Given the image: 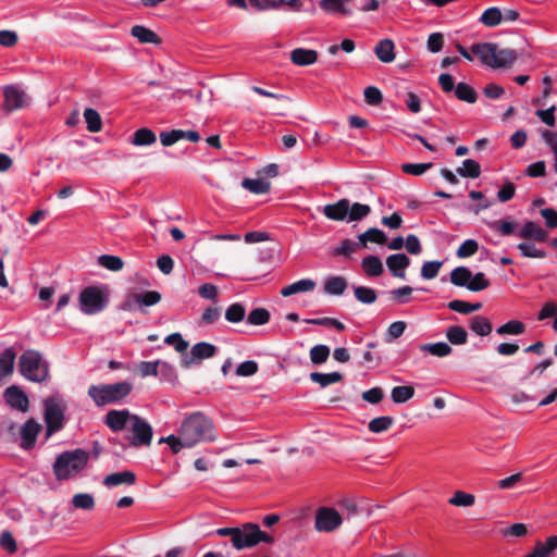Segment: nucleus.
Here are the masks:
<instances>
[{
  "instance_id": "1",
  "label": "nucleus",
  "mask_w": 557,
  "mask_h": 557,
  "mask_svg": "<svg viewBox=\"0 0 557 557\" xmlns=\"http://www.w3.org/2000/svg\"><path fill=\"white\" fill-rule=\"evenodd\" d=\"M214 426L212 421L202 412H193L181 423L177 435L162 437L160 443H166L174 454L183 448H190L200 442L213 441Z\"/></svg>"
},
{
  "instance_id": "2",
  "label": "nucleus",
  "mask_w": 557,
  "mask_h": 557,
  "mask_svg": "<svg viewBox=\"0 0 557 557\" xmlns=\"http://www.w3.org/2000/svg\"><path fill=\"white\" fill-rule=\"evenodd\" d=\"M133 391V384L128 381H121L110 384H97L88 387V396L97 407L119 404L124 400Z\"/></svg>"
},
{
  "instance_id": "3",
  "label": "nucleus",
  "mask_w": 557,
  "mask_h": 557,
  "mask_svg": "<svg viewBox=\"0 0 557 557\" xmlns=\"http://www.w3.org/2000/svg\"><path fill=\"white\" fill-rule=\"evenodd\" d=\"M88 455L82 449L62 453L53 465L55 478L60 481L76 476L87 465Z\"/></svg>"
},
{
  "instance_id": "4",
  "label": "nucleus",
  "mask_w": 557,
  "mask_h": 557,
  "mask_svg": "<svg viewBox=\"0 0 557 557\" xmlns=\"http://www.w3.org/2000/svg\"><path fill=\"white\" fill-rule=\"evenodd\" d=\"M275 536L262 531L257 523L246 522L236 527V535L233 536V547L237 550L252 548L260 543L272 544Z\"/></svg>"
},
{
  "instance_id": "5",
  "label": "nucleus",
  "mask_w": 557,
  "mask_h": 557,
  "mask_svg": "<svg viewBox=\"0 0 557 557\" xmlns=\"http://www.w3.org/2000/svg\"><path fill=\"white\" fill-rule=\"evenodd\" d=\"M18 369L22 375L32 382H44L49 374L48 363L36 350H26L21 355Z\"/></svg>"
},
{
  "instance_id": "6",
  "label": "nucleus",
  "mask_w": 557,
  "mask_h": 557,
  "mask_svg": "<svg viewBox=\"0 0 557 557\" xmlns=\"http://www.w3.org/2000/svg\"><path fill=\"white\" fill-rule=\"evenodd\" d=\"M79 308L85 314H96L102 311L107 304L108 298L100 287L88 286L79 293Z\"/></svg>"
},
{
  "instance_id": "7",
  "label": "nucleus",
  "mask_w": 557,
  "mask_h": 557,
  "mask_svg": "<svg viewBox=\"0 0 557 557\" xmlns=\"http://www.w3.org/2000/svg\"><path fill=\"white\" fill-rule=\"evenodd\" d=\"M132 436L128 437V443L133 447L149 446L152 441V428L141 417L135 414L129 425Z\"/></svg>"
},
{
  "instance_id": "8",
  "label": "nucleus",
  "mask_w": 557,
  "mask_h": 557,
  "mask_svg": "<svg viewBox=\"0 0 557 557\" xmlns=\"http://www.w3.org/2000/svg\"><path fill=\"white\" fill-rule=\"evenodd\" d=\"M343 518L341 513L332 507H320L315 511L314 528L319 532H333L341 527Z\"/></svg>"
},
{
  "instance_id": "9",
  "label": "nucleus",
  "mask_w": 557,
  "mask_h": 557,
  "mask_svg": "<svg viewBox=\"0 0 557 557\" xmlns=\"http://www.w3.org/2000/svg\"><path fill=\"white\" fill-rule=\"evenodd\" d=\"M64 412L60 403L54 398L45 401V422L47 424V435L59 431L63 426Z\"/></svg>"
},
{
  "instance_id": "10",
  "label": "nucleus",
  "mask_w": 557,
  "mask_h": 557,
  "mask_svg": "<svg viewBox=\"0 0 557 557\" xmlns=\"http://www.w3.org/2000/svg\"><path fill=\"white\" fill-rule=\"evenodd\" d=\"M4 108L8 111L23 109L29 103V97L17 86H7L3 90Z\"/></svg>"
},
{
  "instance_id": "11",
  "label": "nucleus",
  "mask_w": 557,
  "mask_h": 557,
  "mask_svg": "<svg viewBox=\"0 0 557 557\" xmlns=\"http://www.w3.org/2000/svg\"><path fill=\"white\" fill-rule=\"evenodd\" d=\"M215 352L216 347L214 345L206 342H200L193 346L190 350V356L184 357L182 363L185 368H188L202 359L213 357Z\"/></svg>"
},
{
  "instance_id": "12",
  "label": "nucleus",
  "mask_w": 557,
  "mask_h": 557,
  "mask_svg": "<svg viewBox=\"0 0 557 557\" xmlns=\"http://www.w3.org/2000/svg\"><path fill=\"white\" fill-rule=\"evenodd\" d=\"M134 416L127 409L110 410L106 414L104 422L113 432H119L129 428Z\"/></svg>"
},
{
  "instance_id": "13",
  "label": "nucleus",
  "mask_w": 557,
  "mask_h": 557,
  "mask_svg": "<svg viewBox=\"0 0 557 557\" xmlns=\"http://www.w3.org/2000/svg\"><path fill=\"white\" fill-rule=\"evenodd\" d=\"M41 430V425L34 419L27 420L20 429L21 447L23 449H30L36 444L37 435Z\"/></svg>"
},
{
  "instance_id": "14",
  "label": "nucleus",
  "mask_w": 557,
  "mask_h": 557,
  "mask_svg": "<svg viewBox=\"0 0 557 557\" xmlns=\"http://www.w3.org/2000/svg\"><path fill=\"white\" fill-rule=\"evenodd\" d=\"M497 45L493 42H478L471 46V53L475 54L480 61L494 69Z\"/></svg>"
},
{
  "instance_id": "15",
  "label": "nucleus",
  "mask_w": 557,
  "mask_h": 557,
  "mask_svg": "<svg viewBox=\"0 0 557 557\" xmlns=\"http://www.w3.org/2000/svg\"><path fill=\"white\" fill-rule=\"evenodd\" d=\"M386 265L394 277L405 278L406 269L410 265V259L405 253H394L386 258Z\"/></svg>"
},
{
  "instance_id": "16",
  "label": "nucleus",
  "mask_w": 557,
  "mask_h": 557,
  "mask_svg": "<svg viewBox=\"0 0 557 557\" xmlns=\"http://www.w3.org/2000/svg\"><path fill=\"white\" fill-rule=\"evenodd\" d=\"M7 403L14 409L25 412L28 409L27 395L17 386H10L4 392Z\"/></svg>"
},
{
  "instance_id": "17",
  "label": "nucleus",
  "mask_w": 557,
  "mask_h": 557,
  "mask_svg": "<svg viewBox=\"0 0 557 557\" xmlns=\"http://www.w3.org/2000/svg\"><path fill=\"white\" fill-rule=\"evenodd\" d=\"M349 212V200L343 198L335 203L326 205L323 208L324 215L332 221H344Z\"/></svg>"
},
{
  "instance_id": "18",
  "label": "nucleus",
  "mask_w": 557,
  "mask_h": 557,
  "mask_svg": "<svg viewBox=\"0 0 557 557\" xmlns=\"http://www.w3.org/2000/svg\"><path fill=\"white\" fill-rule=\"evenodd\" d=\"M319 53L313 49L296 48L290 52V61L297 66H309L318 61Z\"/></svg>"
},
{
  "instance_id": "19",
  "label": "nucleus",
  "mask_w": 557,
  "mask_h": 557,
  "mask_svg": "<svg viewBox=\"0 0 557 557\" xmlns=\"http://www.w3.org/2000/svg\"><path fill=\"white\" fill-rule=\"evenodd\" d=\"M354 0H320V8L331 14L351 15L354 10L348 7Z\"/></svg>"
},
{
  "instance_id": "20",
  "label": "nucleus",
  "mask_w": 557,
  "mask_h": 557,
  "mask_svg": "<svg viewBox=\"0 0 557 557\" xmlns=\"http://www.w3.org/2000/svg\"><path fill=\"white\" fill-rule=\"evenodd\" d=\"M519 236L523 239H533L539 243H544L548 239V233L533 221H528L523 225Z\"/></svg>"
},
{
  "instance_id": "21",
  "label": "nucleus",
  "mask_w": 557,
  "mask_h": 557,
  "mask_svg": "<svg viewBox=\"0 0 557 557\" xmlns=\"http://www.w3.org/2000/svg\"><path fill=\"white\" fill-rule=\"evenodd\" d=\"M358 243L360 248H366L368 243L385 245L387 244V236L382 230L370 227L358 236Z\"/></svg>"
},
{
  "instance_id": "22",
  "label": "nucleus",
  "mask_w": 557,
  "mask_h": 557,
  "mask_svg": "<svg viewBox=\"0 0 557 557\" xmlns=\"http://www.w3.org/2000/svg\"><path fill=\"white\" fill-rule=\"evenodd\" d=\"M348 282L344 276L334 275L325 280L323 292L331 296H342L347 289Z\"/></svg>"
},
{
  "instance_id": "23",
  "label": "nucleus",
  "mask_w": 557,
  "mask_h": 557,
  "mask_svg": "<svg viewBox=\"0 0 557 557\" xmlns=\"http://www.w3.org/2000/svg\"><path fill=\"white\" fill-rule=\"evenodd\" d=\"M361 268L368 277H377L384 273V265L377 256L369 255L361 261Z\"/></svg>"
},
{
  "instance_id": "24",
  "label": "nucleus",
  "mask_w": 557,
  "mask_h": 557,
  "mask_svg": "<svg viewBox=\"0 0 557 557\" xmlns=\"http://www.w3.org/2000/svg\"><path fill=\"white\" fill-rule=\"evenodd\" d=\"M317 284L311 278H302L293 284H289L281 289V295L284 297H289L292 295L298 293H308L312 292L315 288Z\"/></svg>"
},
{
  "instance_id": "25",
  "label": "nucleus",
  "mask_w": 557,
  "mask_h": 557,
  "mask_svg": "<svg viewBox=\"0 0 557 557\" xmlns=\"http://www.w3.org/2000/svg\"><path fill=\"white\" fill-rule=\"evenodd\" d=\"M395 45L391 39H382L374 47V53L383 63H391L395 60Z\"/></svg>"
},
{
  "instance_id": "26",
  "label": "nucleus",
  "mask_w": 557,
  "mask_h": 557,
  "mask_svg": "<svg viewBox=\"0 0 557 557\" xmlns=\"http://www.w3.org/2000/svg\"><path fill=\"white\" fill-rule=\"evenodd\" d=\"M136 481L135 473L132 471H122V472H114L111 474H108L104 480L103 484L107 487H115L121 484H127L132 485Z\"/></svg>"
},
{
  "instance_id": "27",
  "label": "nucleus",
  "mask_w": 557,
  "mask_h": 557,
  "mask_svg": "<svg viewBox=\"0 0 557 557\" xmlns=\"http://www.w3.org/2000/svg\"><path fill=\"white\" fill-rule=\"evenodd\" d=\"M131 35L141 44L159 45L161 42L160 37L153 30L141 25L133 26L131 29Z\"/></svg>"
},
{
  "instance_id": "28",
  "label": "nucleus",
  "mask_w": 557,
  "mask_h": 557,
  "mask_svg": "<svg viewBox=\"0 0 557 557\" xmlns=\"http://www.w3.org/2000/svg\"><path fill=\"white\" fill-rule=\"evenodd\" d=\"M469 327L472 332L480 336L491 334L493 326L490 320L482 315H474L469 321Z\"/></svg>"
},
{
  "instance_id": "29",
  "label": "nucleus",
  "mask_w": 557,
  "mask_h": 557,
  "mask_svg": "<svg viewBox=\"0 0 557 557\" xmlns=\"http://www.w3.org/2000/svg\"><path fill=\"white\" fill-rule=\"evenodd\" d=\"M447 341L451 345H465L468 342V333L465 327L460 325H450L445 332Z\"/></svg>"
},
{
  "instance_id": "30",
  "label": "nucleus",
  "mask_w": 557,
  "mask_h": 557,
  "mask_svg": "<svg viewBox=\"0 0 557 557\" xmlns=\"http://www.w3.org/2000/svg\"><path fill=\"white\" fill-rule=\"evenodd\" d=\"M242 186L251 194L261 195L268 193L271 185L263 178H244Z\"/></svg>"
},
{
  "instance_id": "31",
  "label": "nucleus",
  "mask_w": 557,
  "mask_h": 557,
  "mask_svg": "<svg viewBox=\"0 0 557 557\" xmlns=\"http://www.w3.org/2000/svg\"><path fill=\"white\" fill-rule=\"evenodd\" d=\"M495 54L494 69L508 67L517 60V52L512 49L499 50L497 47Z\"/></svg>"
},
{
  "instance_id": "32",
  "label": "nucleus",
  "mask_w": 557,
  "mask_h": 557,
  "mask_svg": "<svg viewBox=\"0 0 557 557\" xmlns=\"http://www.w3.org/2000/svg\"><path fill=\"white\" fill-rule=\"evenodd\" d=\"M131 299L139 307H150L161 300V294L157 290H149L141 294H133Z\"/></svg>"
},
{
  "instance_id": "33",
  "label": "nucleus",
  "mask_w": 557,
  "mask_h": 557,
  "mask_svg": "<svg viewBox=\"0 0 557 557\" xmlns=\"http://www.w3.org/2000/svg\"><path fill=\"white\" fill-rule=\"evenodd\" d=\"M421 351L430 352L431 355L444 358L453 352V348L445 342H437L431 344H423L420 346Z\"/></svg>"
},
{
  "instance_id": "34",
  "label": "nucleus",
  "mask_w": 557,
  "mask_h": 557,
  "mask_svg": "<svg viewBox=\"0 0 557 557\" xmlns=\"http://www.w3.org/2000/svg\"><path fill=\"white\" fill-rule=\"evenodd\" d=\"M472 272L466 267H457L450 272V282L455 286L468 287Z\"/></svg>"
},
{
  "instance_id": "35",
  "label": "nucleus",
  "mask_w": 557,
  "mask_h": 557,
  "mask_svg": "<svg viewBox=\"0 0 557 557\" xmlns=\"http://www.w3.org/2000/svg\"><path fill=\"white\" fill-rule=\"evenodd\" d=\"M15 352L12 348H7L0 355V379L8 376L13 372Z\"/></svg>"
},
{
  "instance_id": "36",
  "label": "nucleus",
  "mask_w": 557,
  "mask_h": 557,
  "mask_svg": "<svg viewBox=\"0 0 557 557\" xmlns=\"http://www.w3.org/2000/svg\"><path fill=\"white\" fill-rule=\"evenodd\" d=\"M557 549V535L547 537L546 542H537L534 546L533 553L535 557H550L554 550Z\"/></svg>"
},
{
  "instance_id": "37",
  "label": "nucleus",
  "mask_w": 557,
  "mask_h": 557,
  "mask_svg": "<svg viewBox=\"0 0 557 557\" xmlns=\"http://www.w3.org/2000/svg\"><path fill=\"white\" fill-rule=\"evenodd\" d=\"M310 380L314 383L320 384L321 387H326L331 384L341 382L343 380V374L339 372H332V373L312 372V373H310Z\"/></svg>"
},
{
  "instance_id": "38",
  "label": "nucleus",
  "mask_w": 557,
  "mask_h": 557,
  "mask_svg": "<svg viewBox=\"0 0 557 557\" xmlns=\"http://www.w3.org/2000/svg\"><path fill=\"white\" fill-rule=\"evenodd\" d=\"M455 96L457 97L458 100L468 103H474L478 99V92L475 91V89L466 83H458L456 85Z\"/></svg>"
},
{
  "instance_id": "39",
  "label": "nucleus",
  "mask_w": 557,
  "mask_h": 557,
  "mask_svg": "<svg viewBox=\"0 0 557 557\" xmlns=\"http://www.w3.org/2000/svg\"><path fill=\"white\" fill-rule=\"evenodd\" d=\"M281 5H287L294 12H315L313 0H281Z\"/></svg>"
},
{
  "instance_id": "40",
  "label": "nucleus",
  "mask_w": 557,
  "mask_h": 557,
  "mask_svg": "<svg viewBox=\"0 0 557 557\" xmlns=\"http://www.w3.org/2000/svg\"><path fill=\"white\" fill-rule=\"evenodd\" d=\"M503 16V12L498 8L492 7L482 13L480 22L487 27H495L502 23Z\"/></svg>"
},
{
  "instance_id": "41",
  "label": "nucleus",
  "mask_w": 557,
  "mask_h": 557,
  "mask_svg": "<svg viewBox=\"0 0 557 557\" xmlns=\"http://www.w3.org/2000/svg\"><path fill=\"white\" fill-rule=\"evenodd\" d=\"M457 173L462 177L478 178L481 175V165L475 160L466 159Z\"/></svg>"
},
{
  "instance_id": "42",
  "label": "nucleus",
  "mask_w": 557,
  "mask_h": 557,
  "mask_svg": "<svg viewBox=\"0 0 557 557\" xmlns=\"http://www.w3.org/2000/svg\"><path fill=\"white\" fill-rule=\"evenodd\" d=\"M157 140L156 134L150 128H139L134 133L132 144L135 146H149Z\"/></svg>"
},
{
  "instance_id": "43",
  "label": "nucleus",
  "mask_w": 557,
  "mask_h": 557,
  "mask_svg": "<svg viewBox=\"0 0 557 557\" xmlns=\"http://www.w3.org/2000/svg\"><path fill=\"white\" fill-rule=\"evenodd\" d=\"M414 396V388L411 385L395 386L391 397L395 404H404Z\"/></svg>"
},
{
  "instance_id": "44",
  "label": "nucleus",
  "mask_w": 557,
  "mask_h": 557,
  "mask_svg": "<svg viewBox=\"0 0 557 557\" xmlns=\"http://www.w3.org/2000/svg\"><path fill=\"white\" fill-rule=\"evenodd\" d=\"M354 294L356 299L364 305H372L377 299L375 289L367 286H355Z\"/></svg>"
},
{
  "instance_id": "45",
  "label": "nucleus",
  "mask_w": 557,
  "mask_h": 557,
  "mask_svg": "<svg viewBox=\"0 0 557 557\" xmlns=\"http://www.w3.org/2000/svg\"><path fill=\"white\" fill-rule=\"evenodd\" d=\"M394 424V418L389 416H381L372 419L369 424V431L372 433H382L389 430Z\"/></svg>"
},
{
  "instance_id": "46",
  "label": "nucleus",
  "mask_w": 557,
  "mask_h": 557,
  "mask_svg": "<svg viewBox=\"0 0 557 557\" xmlns=\"http://www.w3.org/2000/svg\"><path fill=\"white\" fill-rule=\"evenodd\" d=\"M84 119L87 124V129L91 133L101 131L102 122L100 114L92 108H87L84 111Z\"/></svg>"
},
{
  "instance_id": "47",
  "label": "nucleus",
  "mask_w": 557,
  "mask_h": 557,
  "mask_svg": "<svg viewBox=\"0 0 557 557\" xmlns=\"http://www.w3.org/2000/svg\"><path fill=\"white\" fill-rule=\"evenodd\" d=\"M371 213V207L360 202L349 203L348 221H361Z\"/></svg>"
},
{
  "instance_id": "48",
  "label": "nucleus",
  "mask_w": 557,
  "mask_h": 557,
  "mask_svg": "<svg viewBox=\"0 0 557 557\" xmlns=\"http://www.w3.org/2000/svg\"><path fill=\"white\" fill-rule=\"evenodd\" d=\"M139 372L143 377L157 375L160 368L169 369L170 366L166 362L157 360V361H141L139 363Z\"/></svg>"
},
{
  "instance_id": "49",
  "label": "nucleus",
  "mask_w": 557,
  "mask_h": 557,
  "mask_svg": "<svg viewBox=\"0 0 557 557\" xmlns=\"http://www.w3.org/2000/svg\"><path fill=\"white\" fill-rule=\"evenodd\" d=\"M98 264L107 270L117 272L123 269L124 262L117 256L102 255L98 258Z\"/></svg>"
},
{
  "instance_id": "50",
  "label": "nucleus",
  "mask_w": 557,
  "mask_h": 557,
  "mask_svg": "<svg viewBox=\"0 0 557 557\" xmlns=\"http://www.w3.org/2000/svg\"><path fill=\"white\" fill-rule=\"evenodd\" d=\"M524 331H525V325L521 321H518V320L508 321L507 323L500 325L496 330L497 334H499V335H520V334L524 333Z\"/></svg>"
},
{
  "instance_id": "51",
  "label": "nucleus",
  "mask_w": 557,
  "mask_h": 557,
  "mask_svg": "<svg viewBox=\"0 0 557 557\" xmlns=\"http://www.w3.org/2000/svg\"><path fill=\"white\" fill-rule=\"evenodd\" d=\"M330 354L329 346L319 344L310 349V360L314 364H322L329 359Z\"/></svg>"
},
{
  "instance_id": "52",
  "label": "nucleus",
  "mask_w": 557,
  "mask_h": 557,
  "mask_svg": "<svg viewBox=\"0 0 557 557\" xmlns=\"http://www.w3.org/2000/svg\"><path fill=\"white\" fill-rule=\"evenodd\" d=\"M71 503L77 509L91 510L95 507V499L88 493L75 494Z\"/></svg>"
},
{
  "instance_id": "53",
  "label": "nucleus",
  "mask_w": 557,
  "mask_h": 557,
  "mask_svg": "<svg viewBox=\"0 0 557 557\" xmlns=\"http://www.w3.org/2000/svg\"><path fill=\"white\" fill-rule=\"evenodd\" d=\"M413 288L411 286L405 285L398 288H395L389 292V299L399 305H405L409 302V297L412 294Z\"/></svg>"
},
{
  "instance_id": "54",
  "label": "nucleus",
  "mask_w": 557,
  "mask_h": 557,
  "mask_svg": "<svg viewBox=\"0 0 557 557\" xmlns=\"http://www.w3.org/2000/svg\"><path fill=\"white\" fill-rule=\"evenodd\" d=\"M358 248H360L359 243H355L350 239H344L338 247L334 248L332 255L335 257L344 256L346 258H350Z\"/></svg>"
},
{
  "instance_id": "55",
  "label": "nucleus",
  "mask_w": 557,
  "mask_h": 557,
  "mask_svg": "<svg viewBox=\"0 0 557 557\" xmlns=\"http://www.w3.org/2000/svg\"><path fill=\"white\" fill-rule=\"evenodd\" d=\"M246 314L245 307L242 304H233L225 311V319L231 323H238L244 320Z\"/></svg>"
},
{
  "instance_id": "56",
  "label": "nucleus",
  "mask_w": 557,
  "mask_h": 557,
  "mask_svg": "<svg viewBox=\"0 0 557 557\" xmlns=\"http://www.w3.org/2000/svg\"><path fill=\"white\" fill-rule=\"evenodd\" d=\"M443 267V261H425L421 268V276L424 280H432L438 275L441 268Z\"/></svg>"
},
{
  "instance_id": "57",
  "label": "nucleus",
  "mask_w": 557,
  "mask_h": 557,
  "mask_svg": "<svg viewBox=\"0 0 557 557\" xmlns=\"http://www.w3.org/2000/svg\"><path fill=\"white\" fill-rule=\"evenodd\" d=\"M517 248L521 252V255L525 258H539L543 259L546 257V252L544 250L537 249L533 244L530 243H520Z\"/></svg>"
},
{
  "instance_id": "58",
  "label": "nucleus",
  "mask_w": 557,
  "mask_h": 557,
  "mask_svg": "<svg viewBox=\"0 0 557 557\" xmlns=\"http://www.w3.org/2000/svg\"><path fill=\"white\" fill-rule=\"evenodd\" d=\"M475 502V497L472 494L457 491L454 496L449 499V504L458 507L472 506Z\"/></svg>"
},
{
  "instance_id": "59",
  "label": "nucleus",
  "mask_w": 557,
  "mask_h": 557,
  "mask_svg": "<svg viewBox=\"0 0 557 557\" xmlns=\"http://www.w3.org/2000/svg\"><path fill=\"white\" fill-rule=\"evenodd\" d=\"M270 319L268 310L263 308L253 309L247 317V323L252 325L265 324Z\"/></svg>"
},
{
  "instance_id": "60",
  "label": "nucleus",
  "mask_w": 557,
  "mask_h": 557,
  "mask_svg": "<svg viewBox=\"0 0 557 557\" xmlns=\"http://www.w3.org/2000/svg\"><path fill=\"white\" fill-rule=\"evenodd\" d=\"M479 250V244L474 239H467L465 240L459 248L457 249V257L458 258H469L476 253Z\"/></svg>"
},
{
  "instance_id": "61",
  "label": "nucleus",
  "mask_w": 557,
  "mask_h": 557,
  "mask_svg": "<svg viewBox=\"0 0 557 557\" xmlns=\"http://www.w3.org/2000/svg\"><path fill=\"white\" fill-rule=\"evenodd\" d=\"M490 286V281L485 277V274L478 272L469 282L468 289L471 292H481Z\"/></svg>"
},
{
  "instance_id": "62",
  "label": "nucleus",
  "mask_w": 557,
  "mask_h": 557,
  "mask_svg": "<svg viewBox=\"0 0 557 557\" xmlns=\"http://www.w3.org/2000/svg\"><path fill=\"white\" fill-rule=\"evenodd\" d=\"M488 225L491 228L498 231L502 235L508 236L515 232L517 223L508 220H498L491 222Z\"/></svg>"
},
{
  "instance_id": "63",
  "label": "nucleus",
  "mask_w": 557,
  "mask_h": 557,
  "mask_svg": "<svg viewBox=\"0 0 557 557\" xmlns=\"http://www.w3.org/2000/svg\"><path fill=\"white\" fill-rule=\"evenodd\" d=\"M406 329H407L406 322H404V321L393 322L387 329L386 341L393 342V341L399 338L404 334Z\"/></svg>"
},
{
  "instance_id": "64",
  "label": "nucleus",
  "mask_w": 557,
  "mask_h": 557,
  "mask_svg": "<svg viewBox=\"0 0 557 557\" xmlns=\"http://www.w3.org/2000/svg\"><path fill=\"white\" fill-rule=\"evenodd\" d=\"M364 100L370 106H379L383 101V95L377 87L369 86L363 91Z\"/></svg>"
}]
</instances>
